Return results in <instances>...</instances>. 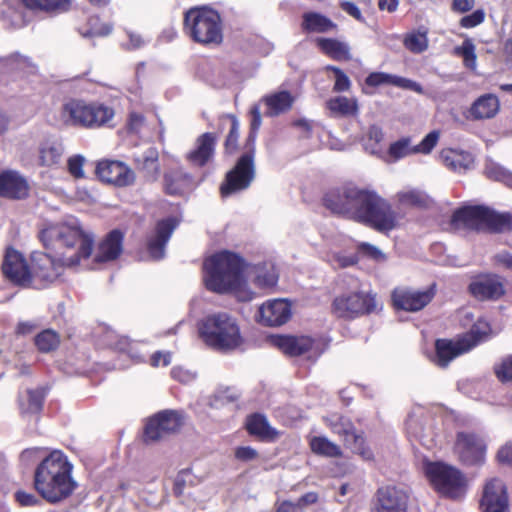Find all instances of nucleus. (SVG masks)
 Masks as SVG:
<instances>
[{
  "mask_svg": "<svg viewBox=\"0 0 512 512\" xmlns=\"http://www.w3.org/2000/svg\"><path fill=\"white\" fill-rule=\"evenodd\" d=\"M455 228L503 233L512 230V214L499 213L485 206H467L452 216Z\"/></svg>",
  "mask_w": 512,
  "mask_h": 512,
  "instance_id": "obj_7",
  "label": "nucleus"
},
{
  "mask_svg": "<svg viewBox=\"0 0 512 512\" xmlns=\"http://www.w3.org/2000/svg\"><path fill=\"white\" fill-rule=\"evenodd\" d=\"M253 274L254 284L261 289L272 288L278 282V273L274 265L270 263L255 266Z\"/></svg>",
  "mask_w": 512,
  "mask_h": 512,
  "instance_id": "obj_38",
  "label": "nucleus"
},
{
  "mask_svg": "<svg viewBox=\"0 0 512 512\" xmlns=\"http://www.w3.org/2000/svg\"><path fill=\"white\" fill-rule=\"evenodd\" d=\"M180 415L175 411H163L151 418L146 424L144 441L154 443L170 433L176 432L181 426Z\"/></svg>",
  "mask_w": 512,
  "mask_h": 512,
  "instance_id": "obj_13",
  "label": "nucleus"
},
{
  "mask_svg": "<svg viewBox=\"0 0 512 512\" xmlns=\"http://www.w3.org/2000/svg\"><path fill=\"white\" fill-rule=\"evenodd\" d=\"M85 163V158L81 155H74L68 159V171L75 178H83L84 170L83 166Z\"/></svg>",
  "mask_w": 512,
  "mask_h": 512,
  "instance_id": "obj_56",
  "label": "nucleus"
},
{
  "mask_svg": "<svg viewBox=\"0 0 512 512\" xmlns=\"http://www.w3.org/2000/svg\"><path fill=\"white\" fill-rule=\"evenodd\" d=\"M90 103L82 100H71L61 110L62 121L70 126L90 128Z\"/></svg>",
  "mask_w": 512,
  "mask_h": 512,
  "instance_id": "obj_27",
  "label": "nucleus"
},
{
  "mask_svg": "<svg viewBox=\"0 0 512 512\" xmlns=\"http://www.w3.org/2000/svg\"><path fill=\"white\" fill-rule=\"evenodd\" d=\"M63 146L56 141H45L39 147V161L42 166H53L60 162Z\"/></svg>",
  "mask_w": 512,
  "mask_h": 512,
  "instance_id": "obj_41",
  "label": "nucleus"
},
{
  "mask_svg": "<svg viewBox=\"0 0 512 512\" xmlns=\"http://www.w3.org/2000/svg\"><path fill=\"white\" fill-rule=\"evenodd\" d=\"M16 501L24 507L27 506H37L40 504V499L35 496L33 493H28L22 490H19L15 493Z\"/></svg>",
  "mask_w": 512,
  "mask_h": 512,
  "instance_id": "obj_58",
  "label": "nucleus"
},
{
  "mask_svg": "<svg viewBox=\"0 0 512 512\" xmlns=\"http://www.w3.org/2000/svg\"><path fill=\"white\" fill-rule=\"evenodd\" d=\"M326 106L333 116H351L358 111L357 100L344 96L330 98L326 102Z\"/></svg>",
  "mask_w": 512,
  "mask_h": 512,
  "instance_id": "obj_39",
  "label": "nucleus"
},
{
  "mask_svg": "<svg viewBox=\"0 0 512 512\" xmlns=\"http://www.w3.org/2000/svg\"><path fill=\"white\" fill-rule=\"evenodd\" d=\"M29 194L27 180L18 172L8 170L0 174V195L9 199H24Z\"/></svg>",
  "mask_w": 512,
  "mask_h": 512,
  "instance_id": "obj_24",
  "label": "nucleus"
},
{
  "mask_svg": "<svg viewBox=\"0 0 512 512\" xmlns=\"http://www.w3.org/2000/svg\"><path fill=\"white\" fill-rule=\"evenodd\" d=\"M501 463L512 464V443L504 445L497 454Z\"/></svg>",
  "mask_w": 512,
  "mask_h": 512,
  "instance_id": "obj_64",
  "label": "nucleus"
},
{
  "mask_svg": "<svg viewBox=\"0 0 512 512\" xmlns=\"http://www.w3.org/2000/svg\"><path fill=\"white\" fill-rule=\"evenodd\" d=\"M424 472L433 487L442 495L458 498L464 494L466 479L457 468L442 462H426Z\"/></svg>",
  "mask_w": 512,
  "mask_h": 512,
  "instance_id": "obj_9",
  "label": "nucleus"
},
{
  "mask_svg": "<svg viewBox=\"0 0 512 512\" xmlns=\"http://www.w3.org/2000/svg\"><path fill=\"white\" fill-rule=\"evenodd\" d=\"M140 169L146 171V176L150 180H155L159 174L158 152L154 148L147 149L143 155L136 159Z\"/></svg>",
  "mask_w": 512,
  "mask_h": 512,
  "instance_id": "obj_44",
  "label": "nucleus"
},
{
  "mask_svg": "<svg viewBox=\"0 0 512 512\" xmlns=\"http://www.w3.org/2000/svg\"><path fill=\"white\" fill-rule=\"evenodd\" d=\"M396 200L403 207H428L431 203L430 197L423 191L408 189L396 194Z\"/></svg>",
  "mask_w": 512,
  "mask_h": 512,
  "instance_id": "obj_40",
  "label": "nucleus"
},
{
  "mask_svg": "<svg viewBox=\"0 0 512 512\" xmlns=\"http://www.w3.org/2000/svg\"><path fill=\"white\" fill-rule=\"evenodd\" d=\"M317 46L331 58L341 61L350 60V47L347 43L331 38H317Z\"/></svg>",
  "mask_w": 512,
  "mask_h": 512,
  "instance_id": "obj_36",
  "label": "nucleus"
},
{
  "mask_svg": "<svg viewBox=\"0 0 512 512\" xmlns=\"http://www.w3.org/2000/svg\"><path fill=\"white\" fill-rule=\"evenodd\" d=\"M89 28L80 30L83 37L94 36H107L112 31V26L109 23H99V19L94 17L89 20Z\"/></svg>",
  "mask_w": 512,
  "mask_h": 512,
  "instance_id": "obj_53",
  "label": "nucleus"
},
{
  "mask_svg": "<svg viewBox=\"0 0 512 512\" xmlns=\"http://www.w3.org/2000/svg\"><path fill=\"white\" fill-rule=\"evenodd\" d=\"M301 27L308 33H327L336 29L337 25L325 15L317 12H306L302 16Z\"/></svg>",
  "mask_w": 512,
  "mask_h": 512,
  "instance_id": "obj_34",
  "label": "nucleus"
},
{
  "mask_svg": "<svg viewBox=\"0 0 512 512\" xmlns=\"http://www.w3.org/2000/svg\"><path fill=\"white\" fill-rule=\"evenodd\" d=\"M310 448L313 453L324 457L336 458L342 456L340 446L324 436H314L310 439Z\"/></svg>",
  "mask_w": 512,
  "mask_h": 512,
  "instance_id": "obj_42",
  "label": "nucleus"
},
{
  "mask_svg": "<svg viewBox=\"0 0 512 512\" xmlns=\"http://www.w3.org/2000/svg\"><path fill=\"white\" fill-rule=\"evenodd\" d=\"M189 183V177L180 170L170 171L164 175L165 190L170 195L182 193Z\"/></svg>",
  "mask_w": 512,
  "mask_h": 512,
  "instance_id": "obj_45",
  "label": "nucleus"
},
{
  "mask_svg": "<svg viewBox=\"0 0 512 512\" xmlns=\"http://www.w3.org/2000/svg\"><path fill=\"white\" fill-rule=\"evenodd\" d=\"M324 205L332 213L388 233L398 227V216L388 201L375 191L347 186L329 191Z\"/></svg>",
  "mask_w": 512,
  "mask_h": 512,
  "instance_id": "obj_2",
  "label": "nucleus"
},
{
  "mask_svg": "<svg viewBox=\"0 0 512 512\" xmlns=\"http://www.w3.org/2000/svg\"><path fill=\"white\" fill-rule=\"evenodd\" d=\"M295 96L287 90L275 91L262 97L261 102L265 105V115L276 117L287 113L295 102Z\"/></svg>",
  "mask_w": 512,
  "mask_h": 512,
  "instance_id": "obj_28",
  "label": "nucleus"
},
{
  "mask_svg": "<svg viewBox=\"0 0 512 512\" xmlns=\"http://www.w3.org/2000/svg\"><path fill=\"white\" fill-rule=\"evenodd\" d=\"M485 175L492 180L504 183L507 187L512 188V172L506 170L501 165L488 161L485 165Z\"/></svg>",
  "mask_w": 512,
  "mask_h": 512,
  "instance_id": "obj_48",
  "label": "nucleus"
},
{
  "mask_svg": "<svg viewBox=\"0 0 512 512\" xmlns=\"http://www.w3.org/2000/svg\"><path fill=\"white\" fill-rule=\"evenodd\" d=\"M184 30L200 44H218L222 41V23L219 13L209 7H193L184 15Z\"/></svg>",
  "mask_w": 512,
  "mask_h": 512,
  "instance_id": "obj_8",
  "label": "nucleus"
},
{
  "mask_svg": "<svg viewBox=\"0 0 512 512\" xmlns=\"http://www.w3.org/2000/svg\"><path fill=\"white\" fill-rule=\"evenodd\" d=\"M247 430L250 434L261 439H275L278 436L277 431L272 428L266 417L261 414H254L247 419Z\"/></svg>",
  "mask_w": 512,
  "mask_h": 512,
  "instance_id": "obj_37",
  "label": "nucleus"
},
{
  "mask_svg": "<svg viewBox=\"0 0 512 512\" xmlns=\"http://www.w3.org/2000/svg\"><path fill=\"white\" fill-rule=\"evenodd\" d=\"M199 333L205 344L218 351H232L243 343L237 320L225 312L205 317L200 323Z\"/></svg>",
  "mask_w": 512,
  "mask_h": 512,
  "instance_id": "obj_6",
  "label": "nucleus"
},
{
  "mask_svg": "<svg viewBox=\"0 0 512 512\" xmlns=\"http://www.w3.org/2000/svg\"><path fill=\"white\" fill-rule=\"evenodd\" d=\"M377 309L375 297L369 293H351L336 297L332 304L333 313L344 319H352Z\"/></svg>",
  "mask_w": 512,
  "mask_h": 512,
  "instance_id": "obj_11",
  "label": "nucleus"
},
{
  "mask_svg": "<svg viewBox=\"0 0 512 512\" xmlns=\"http://www.w3.org/2000/svg\"><path fill=\"white\" fill-rule=\"evenodd\" d=\"M470 293L478 300H494L504 294L502 282L492 275L480 276L469 285Z\"/></svg>",
  "mask_w": 512,
  "mask_h": 512,
  "instance_id": "obj_26",
  "label": "nucleus"
},
{
  "mask_svg": "<svg viewBox=\"0 0 512 512\" xmlns=\"http://www.w3.org/2000/svg\"><path fill=\"white\" fill-rule=\"evenodd\" d=\"M325 421L332 432L339 435L353 453L358 454L365 461H372L374 459L372 450L365 444L362 434L356 432L353 423L349 419L339 415H332L325 418Z\"/></svg>",
  "mask_w": 512,
  "mask_h": 512,
  "instance_id": "obj_10",
  "label": "nucleus"
},
{
  "mask_svg": "<svg viewBox=\"0 0 512 512\" xmlns=\"http://www.w3.org/2000/svg\"><path fill=\"white\" fill-rule=\"evenodd\" d=\"M217 137L210 132L201 134L195 140L193 149L186 154V160L196 167H203L214 157Z\"/></svg>",
  "mask_w": 512,
  "mask_h": 512,
  "instance_id": "obj_23",
  "label": "nucleus"
},
{
  "mask_svg": "<svg viewBox=\"0 0 512 512\" xmlns=\"http://www.w3.org/2000/svg\"><path fill=\"white\" fill-rule=\"evenodd\" d=\"M328 69L335 73V84L333 90L336 92L348 91L351 86L348 76L337 67L329 66Z\"/></svg>",
  "mask_w": 512,
  "mask_h": 512,
  "instance_id": "obj_55",
  "label": "nucleus"
},
{
  "mask_svg": "<svg viewBox=\"0 0 512 512\" xmlns=\"http://www.w3.org/2000/svg\"><path fill=\"white\" fill-rule=\"evenodd\" d=\"M176 226L177 221L174 218L158 222L155 234L148 241V251L153 259L159 260L164 257L165 246Z\"/></svg>",
  "mask_w": 512,
  "mask_h": 512,
  "instance_id": "obj_25",
  "label": "nucleus"
},
{
  "mask_svg": "<svg viewBox=\"0 0 512 512\" xmlns=\"http://www.w3.org/2000/svg\"><path fill=\"white\" fill-rule=\"evenodd\" d=\"M455 450L462 462L469 465L480 464L485 459L486 442L476 433L460 432L457 434Z\"/></svg>",
  "mask_w": 512,
  "mask_h": 512,
  "instance_id": "obj_12",
  "label": "nucleus"
},
{
  "mask_svg": "<svg viewBox=\"0 0 512 512\" xmlns=\"http://www.w3.org/2000/svg\"><path fill=\"white\" fill-rule=\"evenodd\" d=\"M24 3L31 10L59 13L68 10L70 0H24Z\"/></svg>",
  "mask_w": 512,
  "mask_h": 512,
  "instance_id": "obj_46",
  "label": "nucleus"
},
{
  "mask_svg": "<svg viewBox=\"0 0 512 512\" xmlns=\"http://www.w3.org/2000/svg\"><path fill=\"white\" fill-rule=\"evenodd\" d=\"M72 465L59 450L51 452L37 466L34 488L47 502L55 504L68 498L76 488L72 479Z\"/></svg>",
  "mask_w": 512,
  "mask_h": 512,
  "instance_id": "obj_4",
  "label": "nucleus"
},
{
  "mask_svg": "<svg viewBox=\"0 0 512 512\" xmlns=\"http://www.w3.org/2000/svg\"><path fill=\"white\" fill-rule=\"evenodd\" d=\"M123 235L118 230L111 231L99 244L94 260L104 263L115 260L122 252Z\"/></svg>",
  "mask_w": 512,
  "mask_h": 512,
  "instance_id": "obj_31",
  "label": "nucleus"
},
{
  "mask_svg": "<svg viewBox=\"0 0 512 512\" xmlns=\"http://www.w3.org/2000/svg\"><path fill=\"white\" fill-rule=\"evenodd\" d=\"M438 140V131L430 132L417 145H412L411 138L404 137L390 145L388 154L395 161L416 153L429 154L436 146Z\"/></svg>",
  "mask_w": 512,
  "mask_h": 512,
  "instance_id": "obj_15",
  "label": "nucleus"
},
{
  "mask_svg": "<svg viewBox=\"0 0 512 512\" xmlns=\"http://www.w3.org/2000/svg\"><path fill=\"white\" fill-rule=\"evenodd\" d=\"M270 342L289 356L308 354V358H311L317 357L321 353L315 346L314 340L308 336L274 335L270 337Z\"/></svg>",
  "mask_w": 512,
  "mask_h": 512,
  "instance_id": "obj_14",
  "label": "nucleus"
},
{
  "mask_svg": "<svg viewBox=\"0 0 512 512\" xmlns=\"http://www.w3.org/2000/svg\"><path fill=\"white\" fill-rule=\"evenodd\" d=\"M494 261L497 265H501L507 269H512V254L507 251H502L494 256Z\"/></svg>",
  "mask_w": 512,
  "mask_h": 512,
  "instance_id": "obj_63",
  "label": "nucleus"
},
{
  "mask_svg": "<svg viewBox=\"0 0 512 512\" xmlns=\"http://www.w3.org/2000/svg\"><path fill=\"white\" fill-rule=\"evenodd\" d=\"M440 159L449 169L457 172L466 171L473 166V156L464 151L445 149L440 153Z\"/></svg>",
  "mask_w": 512,
  "mask_h": 512,
  "instance_id": "obj_33",
  "label": "nucleus"
},
{
  "mask_svg": "<svg viewBox=\"0 0 512 512\" xmlns=\"http://www.w3.org/2000/svg\"><path fill=\"white\" fill-rule=\"evenodd\" d=\"M41 240L50 251L31 255L28 287L43 288L55 281L64 267H74L87 260L93 248V238L82 231L77 222L50 226L41 232Z\"/></svg>",
  "mask_w": 512,
  "mask_h": 512,
  "instance_id": "obj_1",
  "label": "nucleus"
},
{
  "mask_svg": "<svg viewBox=\"0 0 512 512\" xmlns=\"http://www.w3.org/2000/svg\"><path fill=\"white\" fill-rule=\"evenodd\" d=\"M499 99L494 94H484L477 98L469 109L468 118L483 120L493 118L499 111Z\"/></svg>",
  "mask_w": 512,
  "mask_h": 512,
  "instance_id": "obj_32",
  "label": "nucleus"
},
{
  "mask_svg": "<svg viewBox=\"0 0 512 512\" xmlns=\"http://www.w3.org/2000/svg\"><path fill=\"white\" fill-rule=\"evenodd\" d=\"M276 512H299L297 501L283 500L275 503Z\"/></svg>",
  "mask_w": 512,
  "mask_h": 512,
  "instance_id": "obj_62",
  "label": "nucleus"
},
{
  "mask_svg": "<svg viewBox=\"0 0 512 512\" xmlns=\"http://www.w3.org/2000/svg\"><path fill=\"white\" fill-rule=\"evenodd\" d=\"M359 249L361 252H363L365 255L371 257L372 259H375L377 261H381L385 259L384 254L375 246L368 244V243H361L359 245Z\"/></svg>",
  "mask_w": 512,
  "mask_h": 512,
  "instance_id": "obj_59",
  "label": "nucleus"
},
{
  "mask_svg": "<svg viewBox=\"0 0 512 512\" xmlns=\"http://www.w3.org/2000/svg\"><path fill=\"white\" fill-rule=\"evenodd\" d=\"M204 283L208 290L216 293L233 292L238 300L254 298L243 277L244 262L236 254L221 252L208 258L204 264Z\"/></svg>",
  "mask_w": 512,
  "mask_h": 512,
  "instance_id": "obj_3",
  "label": "nucleus"
},
{
  "mask_svg": "<svg viewBox=\"0 0 512 512\" xmlns=\"http://www.w3.org/2000/svg\"><path fill=\"white\" fill-rule=\"evenodd\" d=\"M45 390L38 388L36 390L27 389L19 396V407L23 415L37 414L41 411Z\"/></svg>",
  "mask_w": 512,
  "mask_h": 512,
  "instance_id": "obj_35",
  "label": "nucleus"
},
{
  "mask_svg": "<svg viewBox=\"0 0 512 512\" xmlns=\"http://www.w3.org/2000/svg\"><path fill=\"white\" fill-rule=\"evenodd\" d=\"M473 343L469 339L459 338L457 340L438 339L435 343L436 355L434 362L439 367H446L456 357L470 351Z\"/></svg>",
  "mask_w": 512,
  "mask_h": 512,
  "instance_id": "obj_21",
  "label": "nucleus"
},
{
  "mask_svg": "<svg viewBox=\"0 0 512 512\" xmlns=\"http://www.w3.org/2000/svg\"><path fill=\"white\" fill-rule=\"evenodd\" d=\"M2 270L4 275L17 285L28 287L31 284L29 267L23 256L14 249L6 251Z\"/></svg>",
  "mask_w": 512,
  "mask_h": 512,
  "instance_id": "obj_19",
  "label": "nucleus"
},
{
  "mask_svg": "<svg viewBox=\"0 0 512 512\" xmlns=\"http://www.w3.org/2000/svg\"><path fill=\"white\" fill-rule=\"evenodd\" d=\"M483 512H507L508 498L506 488L499 479H492L485 485L481 499Z\"/></svg>",
  "mask_w": 512,
  "mask_h": 512,
  "instance_id": "obj_20",
  "label": "nucleus"
},
{
  "mask_svg": "<svg viewBox=\"0 0 512 512\" xmlns=\"http://www.w3.org/2000/svg\"><path fill=\"white\" fill-rule=\"evenodd\" d=\"M485 13L483 10L479 9L474 11L472 14L464 16L461 21L460 25L464 28H473L479 24H481L484 21Z\"/></svg>",
  "mask_w": 512,
  "mask_h": 512,
  "instance_id": "obj_57",
  "label": "nucleus"
},
{
  "mask_svg": "<svg viewBox=\"0 0 512 512\" xmlns=\"http://www.w3.org/2000/svg\"><path fill=\"white\" fill-rule=\"evenodd\" d=\"M171 362V354L169 352H156L151 357V364L154 367L167 366Z\"/></svg>",
  "mask_w": 512,
  "mask_h": 512,
  "instance_id": "obj_61",
  "label": "nucleus"
},
{
  "mask_svg": "<svg viewBox=\"0 0 512 512\" xmlns=\"http://www.w3.org/2000/svg\"><path fill=\"white\" fill-rule=\"evenodd\" d=\"M365 83L366 85L371 87H377L381 85H392L395 87L412 90L420 94L423 92V88L419 83L401 76L385 72L370 73L367 76Z\"/></svg>",
  "mask_w": 512,
  "mask_h": 512,
  "instance_id": "obj_29",
  "label": "nucleus"
},
{
  "mask_svg": "<svg viewBox=\"0 0 512 512\" xmlns=\"http://www.w3.org/2000/svg\"><path fill=\"white\" fill-rule=\"evenodd\" d=\"M26 9L24 0H5L1 5V20L11 28H21L26 24Z\"/></svg>",
  "mask_w": 512,
  "mask_h": 512,
  "instance_id": "obj_30",
  "label": "nucleus"
},
{
  "mask_svg": "<svg viewBox=\"0 0 512 512\" xmlns=\"http://www.w3.org/2000/svg\"><path fill=\"white\" fill-rule=\"evenodd\" d=\"M455 54L463 58L464 65L475 70L477 56L475 53V45L470 39H466L461 46H458L454 50Z\"/></svg>",
  "mask_w": 512,
  "mask_h": 512,
  "instance_id": "obj_51",
  "label": "nucleus"
},
{
  "mask_svg": "<svg viewBox=\"0 0 512 512\" xmlns=\"http://www.w3.org/2000/svg\"><path fill=\"white\" fill-rule=\"evenodd\" d=\"M491 329L489 324L484 320H478L471 328V330L465 334L462 339H469L470 343H473L475 347L478 343L486 340L490 335Z\"/></svg>",
  "mask_w": 512,
  "mask_h": 512,
  "instance_id": "obj_49",
  "label": "nucleus"
},
{
  "mask_svg": "<svg viewBox=\"0 0 512 512\" xmlns=\"http://www.w3.org/2000/svg\"><path fill=\"white\" fill-rule=\"evenodd\" d=\"M404 46L412 53H422L428 48V38L424 32H413L404 39Z\"/></svg>",
  "mask_w": 512,
  "mask_h": 512,
  "instance_id": "obj_50",
  "label": "nucleus"
},
{
  "mask_svg": "<svg viewBox=\"0 0 512 512\" xmlns=\"http://www.w3.org/2000/svg\"><path fill=\"white\" fill-rule=\"evenodd\" d=\"M434 297L433 288L414 290L396 289L392 294L394 306L405 311L416 312L423 309Z\"/></svg>",
  "mask_w": 512,
  "mask_h": 512,
  "instance_id": "obj_17",
  "label": "nucleus"
},
{
  "mask_svg": "<svg viewBox=\"0 0 512 512\" xmlns=\"http://www.w3.org/2000/svg\"><path fill=\"white\" fill-rule=\"evenodd\" d=\"M90 112V128L104 126L114 117V110L111 107L98 102L90 103Z\"/></svg>",
  "mask_w": 512,
  "mask_h": 512,
  "instance_id": "obj_43",
  "label": "nucleus"
},
{
  "mask_svg": "<svg viewBox=\"0 0 512 512\" xmlns=\"http://www.w3.org/2000/svg\"><path fill=\"white\" fill-rule=\"evenodd\" d=\"M251 132L247 139L248 151L237 161L232 170L226 174V180L220 187L222 196L227 197L232 193L247 189L255 177V140L256 132L262 123L260 107L254 105L251 110Z\"/></svg>",
  "mask_w": 512,
  "mask_h": 512,
  "instance_id": "obj_5",
  "label": "nucleus"
},
{
  "mask_svg": "<svg viewBox=\"0 0 512 512\" xmlns=\"http://www.w3.org/2000/svg\"><path fill=\"white\" fill-rule=\"evenodd\" d=\"M127 36L129 38V43L128 44H123V47L127 50H135V49H138L140 47H142L144 45V39L142 38V36L140 34H137L135 32H132V31H128L127 32Z\"/></svg>",
  "mask_w": 512,
  "mask_h": 512,
  "instance_id": "obj_60",
  "label": "nucleus"
},
{
  "mask_svg": "<svg viewBox=\"0 0 512 512\" xmlns=\"http://www.w3.org/2000/svg\"><path fill=\"white\" fill-rule=\"evenodd\" d=\"M229 120L231 127L225 141V149L228 153L235 151L239 137V121L234 115H223L221 121Z\"/></svg>",
  "mask_w": 512,
  "mask_h": 512,
  "instance_id": "obj_52",
  "label": "nucleus"
},
{
  "mask_svg": "<svg viewBox=\"0 0 512 512\" xmlns=\"http://www.w3.org/2000/svg\"><path fill=\"white\" fill-rule=\"evenodd\" d=\"M291 317V305L284 299L269 300L259 308V321L266 326H280Z\"/></svg>",
  "mask_w": 512,
  "mask_h": 512,
  "instance_id": "obj_22",
  "label": "nucleus"
},
{
  "mask_svg": "<svg viewBox=\"0 0 512 512\" xmlns=\"http://www.w3.org/2000/svg\"><path fill=\"white\" fill-rule=\"evenodd\" d=\"M34 342L40 352L48 353L57 349L60 344V336L56 331L46 329L36 335Z\"/></svg>",
  "mask_w": 512,
  "mask_h": 512,
  "instance_id": "obj_47",
  "label": "nucleus"
},
{
  "mask_svg": "<svg viewBox=\"0 0 512 512\" xmlns=\"http://www.w3.org/2000/svg\"><path fill=\"white\" fill-rule=\"evenodd\" d=\"M495 374L501 382H512V355L495 366Z\"/></svg>",
  "mask_w": 512,
  "mask_h": 512,
  "instance_id": "obj_54",
  "label": "nucleus"
},
{
  "mask_svg": "<svg viewBox=\"0 0 512 512\" xmlns=\"http://www.w3.org/2000/svg\"><path fill=\"white\" fill-rule=\"evenodd\" d=\"M408 496L394 486L379 488L371 512H407Z\"/></svg>",
  "mask_w": 512,
  "mask_h": 512,
  "instance_id": "obj_16",
  "label": "nucleus"
},
{
  "mask_svg": "<svg viewBox=\"0 0 512 512\" xmlns=\"http://www.w3.org/2000/svg\"><path fill=\"white\" fill-rule=\"evenodd\" d=\"M96 173L102 181L118 187L128 186L135 180L134 172L119 161L99 162Z\"/></svg>",
  "mask_w": 512,
  "mask_h": 512,
  "instance_id": "obj_18",
  "label": "nucleus"
}]
</instances>
